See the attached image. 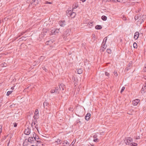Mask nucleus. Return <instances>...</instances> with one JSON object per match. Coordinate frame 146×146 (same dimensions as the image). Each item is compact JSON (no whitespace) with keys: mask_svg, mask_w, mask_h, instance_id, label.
Wrapping results in <instances>:
<instances>
[{"mask_svg":"<svg viewBox=\"0 0 146 146\" xmlns=\"http://www.w3.org/2000/svg\"><path fill=\"white\" fill-rule=\"evenodd\" d=\"M50 42V41H49L46 42V44H49V43Z\"/></svg>","mask_w":146,"mask_h":146,"instance_id":"nucleus-48","label":"nucleus"},{"mask_svg":"<svg viewBox=\"0 0 146 146\" xmlns=\"http://www.w3.org/2000/svg\"><path fill=\"white\" fill-rule=\"evenodd\" d=\"M145 18V16L143 15L142 17H141L140 18L139 20L138 21L140 22V24H141L143 21L144 19Z\"/></svg>","mask_w":146,"mask_h":146,"instance_id":"nucleus-7","label":"nucleus"},{"mask_svg":"<svg viewBox=\"0 0 146 146\" xmlns=\"http://www.w3.org/2000/svg\"><path fill=\"white\" fill-rule=\"evenodd\" d=\"M43 68L44 70H45V71H46V69L44 67Z\"/></svg>","mask_w":146,"mask_h":146,"instance_id":"nucleus-52","label":"nucleus"},{"mask_svg":"<svg viewBox=\"0 0 146 146\" xmlns=\"http://www.w3.org/2000/svg\"><path fill=\"white\" fill-rule=\"evenodd\" d=\"M102 19L104 21H106L107 19V17L104 15H103L102 17Z\"/></svg>","mask_w":146,"mask_h":146,"instance_id":"nucleus-22","label":"nucleus"},{"mask_svg":"<svg viewBox=\"0 0 146 146\" xmlns=\"http://www.w3.org/2000/svg\"><path fill=\"white\" fill-rule=\"evenodd\" d=\"M102 26L100 25H97L95 27V28L97 29H102Z\"/></svg>","mask_w":146,"mask_h":146,"instance_id":"nucleus-20","label":"nucleus"},{"mask_svg":"<svg viewBox=\"0 0 146 146\" xmlns=\"http://www.w3.org/2000/svg\"><path fill=\"white\" fill-rule=\"evenodd\" d=\"M139 33L138 32H136L135 33L134 38L135 39H137L139 36Z\"/></svg>","mask_w":146,"mask_h":146,"instance_id":"nucleus-11","label":"nucleus"},{"mask_svg":"<svg viewBox=\"0 0 146 146\" xmlns=\"http://www.w3.org/2000/svg\"><path fill=\"white\" fill-rule=\"evenodd\" d=\"M28 141L29 142L32 143H35V141L34 138L33 137H29L28 139Z\"/></svg>","mask_w":146,"mask_h":146,"instance_id":"nucleus-5","label":"nucleus"},{"mask_svg":"<svg viewBox=\"0 0 146 146\" xmlns=\"http://www.w3.org/2000/svg\"><path fill=\"white\" fill-rule=\"evenodd\" d=\"M72 11L71 10H67L66 11V13L67 15L68 16H69L70 15V14L71 13Z\"/></svg>","mask_w":146,"mask_h":146,"instance_id":"nucleus-18","label":"nucleus"},{"mask_svg":"<svg viewBox=\"0 0 146 146\" xmlns=\"http://www.w3.org/2000/svg\"><path fill=\"white\" fill-rule=\"evenodd\" d=\"M69 35V34H68V33H67V34L66 35V36H68Z\"/></svg>","mask_w":146,"mask_h":146,"instance_id":"nucleus-53","label":"nucleus"},{"mask_svg":"<svg viewBox=\"0 0 146 146\" xmlns=\"http://www.w3.org/2000/svg\"><path fill=\"white\" fill-rule=\"evenodd\" d=\"M66 144L67 145H69V143H68V141L66 140H64L62 143L63 144Z\"/></svg>","mask_w":146,"mask_h":146,"instance_id":"nucleus-23","label":"nucleus"},{"mask_svg":"<svg viewBox=\"0 0 146 146\" xmlns=\"http://www.w3.org/2000/svg\"><path fill=\"white\" fill-rule=\"evenodd\" d=\"M17 124L16 123H14V126L16 127L17 126Z\"/></svg>","mask_w":146,"mask_h":146,"instance_id":"nucleus-45","label":"nucleus"},{"mask_svg":"<svg viewBox=\"0 0 146 146\" xmlns=\"http://www.w3.org/2000/svg\"><path fill=\"white\" fill-rule=\"evenodd\" d=\"M55 143L57 144H59L61 143L62 142L61 140L59 139H57L56 141L55 142Z\"/></svg>","mask_w":146,"mask_h":146,"instance_id":"nucleus-16","label":"nucleus"},{"mask_svg":"<svg viewBox=\"0 0 146 146\" xmlns=\"http://www.w3.org/2000/svg\"><path fill=\"white\" fill-rule=\"evenodd\" d=\"M140 101V100L138 99H136L133 100L132 101L133 104L134 106H136L137 105Z\"/></svg>","mask_w":146,"mask_h":146,"instance_id":"nucleus-4","label":"nucleus"},{"mask_svg":"<svg viewBox=\"0 0 146 146\" xmlns=\"http://www.w3.org/2000/svg\"><path fill=\"white\" fill-rule=\"evenodd\" d=\"M126 0H117V1L121 3H124Z\"/></svg>","mask_w":146,"mask_h":146,"instance_id":"nucleus-29","label":"nucleus"},{"mask_svg":"<svg viewBox=\"0 0 146 146\" xmlns=\"http://www.w3.org/2000/svg\"><path fill=\"white\" fill-rule=\"evenodd\" d=\"M140 17L138 15L135 16V20H137Z\"/></svg>","mask_w":146,"mask_h":146,"instance_id":"nucleus-30","label":"nucleus"},{"mask_svg":"<svg viewBox=\"0 0 146 146\" xmlns=\"http://www.w3.org/2000/svg\"><path fill=\"white\" fill-rule=\"evenodd\" d=\"M2 125H0V133H1L2 132Z\"/></svg>","mask_w":146,"mask_h":146,"instance_id":"nucleus-35","label":"nucleus"},{"mask_svg":"<svg viewBox=\"0 0 146 146\" xmlns=\"http://www.w3.org/2000/svg\"><path fill=\"white\" fill-rule=\"evenodd\" d=\"M93 141L95 142H97L99 141V139L98 138L96 139H94L93 140Z\"/></svg>","mask_w":146,"mask_h":146,"instance_id":"nucleus-34","label":"nucleus"},{"mask_svg":"<svg viewBox=\"0 0 146 146\" xmlns=\"http://www.w3.org/2000/svg\"><path fill=\"white\" fill-rule=\"evenodd\" d=\"M11 88L12 90H13L14 89V87H11Z\"/></svg>","mask_w":146,"mask_h":146,"instance_id":"nucleus-55","label":"nucleus"},{"mask_svg":"<svg viewBox=\"0 0 146 146\" xmlns=\"http://www.w3.org/2000/svg\"><path fill=\"white\" fill-rule=\"evenodd\" d=\"M102 48H104V49L103 50H104V49H105L106 48V47L105 45V43H104V44H102Z\"/></svg>","mask_w":146,"mask_h":146,"instance_id":"nucleus-26","label":"nucleus"},{"mask_svg":"<svg viewBox=\"0 0 146 146\" xmlns=\"http://www.w3.org/2000/svg\"><path fill=\"white\" fill-rule=\"evenodd\" d=\"M36 124V123H35V121H33L32 122V127L34 125H35Z\"/></svg>","mask_w":146,"mask_h":146,"instance_id":"nucleus-37","label":"nucleus"},{"mask_svg":"<svg viewBox=\"0 0 146 146\" xmlns=\"http://www.w3.org/2000/svg\"><path fill=\"white\" fill-rule=\"evenodd\" d=\"M107 52L109 54H110L111 53V50L109 49H107Z\"/></svg>","mask_w":146,"mask_h":146,"instance_id":"nucleus-32","label":"nucleus"},{"mask_svg":"<svg viewBox=\"0 0 146 146\" xmlns=\"http://www.w3.org/2000/svg\"><path fill=\"white\" fill-rule=\"evenodd\" d=\"M59 29H54L51 31V32L53 35H56L58 33Z\"/></svg>","mask_w":146,"mask_h":146,"instance_id":"nucleus-3","label":"nucleus"},{"mask_svg":"<svg viewBox=\"0 0 146 146\" xmlns=\"http://www.w3.org/2000/svg\"><path fill=\"white\" fill-rule=\"evenodd\" d=\"M59 88L60 89V90L62 89V90H64V88H65L64 85L63 84H61L59 86Z\"/></svg>","mask_w":146,"mask_h":146,"instance_id":"nucleus-13","label":"nucleus"},{"mask_svg":"<svg viewBox=\"0 0 146 146\" xmlns=\"http://www.w3.org/2000/svg\"><path fill=\"white\" fill-rule=\"evenodd\" d=\"M78 7V4L76 3H75V5H74L72 7L73 9H75L76 8Z\"/></svg>","mask_w":146,"mask_h":146,"instance_id":"nucleus-25","label":"nucleus"},{"mask_svg":"<svg viewBox=\"0 0 146 146\" xmlns=\"http://www.w3.org/2000/svg\"><path fill=\"white\" fill-rule=\"evenodd\" d=\"M105 74L107 76H109L110 75L107 72H105Z\"/></svg>","mask_w":146,"mask_h":146,"instance_id":"nucleus-40","label":"nucleus"},{"mask_svg":"<svg viewBox=\"0 0 146 146\" xmlns=\"http://www.w3.org/2000/svg\"><path fill=\"white\" fill-rule=\"evenodd\" d=\"M130 146H137V143H131L130 144Z\"/></svg>","mask_w":146,"mask_h":146,"instance_id":"nucleus-24","label":"nucleus"},{"mask_svg":"<svg viewBox=\"0 0 146 146\" xmlns=\"http://www.w3.org/2000/svg\"><path fill=\"white\" fill-rule=\"evenodd\" d=\"M46 4H51V3L50 2H48V1H46V3H45Z\"/></svg>","mask_w":146,"mask_h":146,"instance_id":"nucleus-46","label":"nucleus"},{"mask_svg":"<svg viewBox=\"0 0 146 146\" xmlns=\"http://www.w3.org/2000/svg\"><path fill=\"white\" fill-rule=\"evenodd\" d=\"M139 138H140V137L139 136H138V137H137L135 139H139Z\"/></svg>","mask_w":146,"mask_h":146,"instance_id":"nucleus-51","label":"nucleus"},{"mask_svg":"<svg viewBox=\"0 0 146 146\" xmlns=\"http://www.w3.org/2000/svg\"><path fill=\"white\" fill-rule=\"evenodd\" d=\"M34 138V140L35 141H37V142H38V141L37 140H38L39 139V137L38 136V135H36L35 133H33V137Z\"/></svg>","mask_w":146,"mask_h":146,"instance_id":"nucleus-8","label":"nucleus"},{"mask_svg":"<svg viewBox=\"0 0 146 146\" xmlns=\"http://www.w3.org/2000/svg\"><path fill=\"white\" fill-rule=\"evenodd\" d=\"M54 90L55 91V93H59L60 90L58 87H56L55 88Z\"/></svg>","mask_w":146,"mask_h":146,"instance_id":"nucleus-17","label":"nucleus"},{"mask_svg":"<svg viewBox=\"0 0 146 146\" xmlns=\"http://www.w3.org/2000/svg\"><path fill=\"white\" fill-rule=\"evenodd\" d=\"M125 89V87H122V89H121V92H120L121 93H122L123 91Z\"/></svg>","mask_w":146,"mask_h":146,"instance_id":"nucleus-36","label":"nucleus"},{"mask_svg":"<svg viewBox=\"0 0 146 146\" xmlns=\"http://www.w3.org/2000/svg\"><path fill=\"white\" fill-rule=\"evenodd\" d=\"M146 92V83L145 85L143 86L141 90V92L143 94Z\"/></svg>","mask_w":146,"mask_h":146,"instance_id":"nucleus-9","label":"nucleus"},{"mask_svg":"<svg viewBox=\"0 0 146 146\" xmlns=\"http://www.w3.org/2000/svg\"><path fill=\"white\" fill-rule=\"evenodd\" d=\"M44 56H41L40 58V60H43L44 59Z\"/></svg>","mask_w":146,"mask_h":146,"instance_id":"nucleus-44","label":"nucleus"},{"mask_svg":"<svg viewBox=\"0 0 146 146\" xmlns=\"http://www.w3.org/2000/svg\"><path fill=\"white\" fill-rule=\"evenodd\" d=\"M143 78L145 80H146V76H143Z\"/></svg>","mask_w":146,"mask_h":146,"instance_id":"nucleus-49","label":"nucleus"},{"mask_svg":"<svg viewBox=\"0 0 146 146\" xmlns=\"http://www.w3.org/2000/svg\"><path fill=\"white\" fill-rule=\"evenodd\" d=\"M76 16V13L74 12H72L70 15V17L71 18H74Z\"/></svg>","mask_w":146,"mask_h":146,"instance_id":"nucleus-15","label":"nucleus"},{"mask_svg":"<svg viewBox=\"0 0 146 146\" xmlns=\"http://www.w3.org/2000/svg\"><path fill=\"white\" fill-rule=\"evenodd\" d=\"M1 65L2 67H6L7 66V64L4 62L2 63Z\"/></svg>","mask_w":146,"mask_h":146,"instance_id":"nucleus-27","label":"nucleus"},{"mask_svg":"<svg viewBox=\"0 0 146 146\" xmlns=\"http://www.w3.org/2000/svg\"><path fill=\"white\" fill-rule=\"evenodd\" d=\"M24 33H22V34L21 35H23V34Z\"/></svg>","mask_w":146,"mask_h":146,"instance_id":"nucleus-56","label":"nucleus"},{"mask_svg":"<svg viewBox=\"0 0 146 146\" xmlns=\"http://www.w3.org/2000/svg\"><path fill=\"white\" fill-rule=\"evenodd\" d=\"M83 70L81 69H79L77 70V72L78 74H81L82 73Z\"/></svg>","mask_w":146,"mask_h":146,"instance_id":"nucleus-21","label":"nucleus"},{"mask_svg":"<svg viewBox=\"0 0 146 146\" xmlns=\"http://www.w3.org/2000/svg\"><path fill=\"white\" fill-rule=\"evenodd\" d=\"M12 91H8L7 93V96H9L10 94L12 93Z\"/></svg>","mask_w":146,"mask_h":146,"instance_id":"nucleus-28","label":"nucleus"},{"mask_svg":"<svg viewBox=\"0 0 146 146\" xmlns=\"http://www.w3.org/2000/svg\"><path fill=\"white\" fill-rule=\"evenodd\" d=\"M107 37H105L104 40H103V42H102V44H104V42H105V43H105L106 41V40H107Z\"/></svg>","mask_w":146,"mask_h":146,"instance_id":"nucleus-33","label":"nucleus"},{"mask_svg":"<svg viewBox=\"0 0 146 146\" xmlns=\"http://www.w3.org/2000/svg\"><path fill=\"white\" fill-rule=\"evenodd\" d=\"M35 127H36V129H37V131L38 132V127H36V126H35Z\"/></svg>","mask_w":146,"mask_h":146,"instance_id":"nucleus-50","label":"nucleus"},{"mask_svg":"<svg viewBox=\"0 0 146 146\" xmlns=\"http://www.w3.org/2000/svg\"><path fill=\"white\" fill-rule=\"evenodd\" d=\"M48 104V103L46 101H45L43 104L44 106V108H46V106H47V105Z\"/></svg>","mask_w":146,"mask_h":146,"instance_id":"nucleus-19","label":"nucleus"},{"mask_svg":"<svg viewBox=\"0 0 146 146\" xmlns=\"http://www.w3.org/2000/svg\"><path fill=\"white\" fill-rule=\"evenodd\" d=\"M60 26L61 27H64L66 25V22L64 21H62L59 22Z\"/></svg>","mask_w":146,"mask_h":146,"instance_id":"nucleus-10","label":"nucleus"},{"mask_svg":"<svg viewBox=\"0 0 146 146\" xmlns=\"http://www.w3.org/2000/svg\"><path fill=\"white\" fill-rule=\"evenodd\" d=\"M35 115L33 116V118L34 119L36 120L39 118V114L38 110L36 109L34 113Z\"/></svg>","mask_w":146,"mask_h":146,"instance_id":"nucleus-2","label":"nucleus"},{"mask_svg":"<svg viewBox=\"0 0 146 146\" xmlns=\"http://www.w3.org/2000/svg\"><path fill=\"white\" fill-rule=\"evenodd\" d=\"M64 38H65V36L64 37Z\"/></svg>","mask_w":146,"mask_h":146,"instance_id":"nucleus-58","label":"nucleus"},{"mask_svg":"<svg viewBox=\"0 0 146 146\" xmlns=\"http://www.w3.org/2000/svg\"><path fill=\"white\" fill-rule=\"evenodd\" d=\"M77 123H80V124H81V121H80V119H78L77 120Z\"/></svg>","mask_w":146,"mask_h":146,"instance_id":"nucleus-41","label":"nucleus"},{"mask_svg":"<svg viewBox=\"0 0 146 146\" xmlns=\"http://www.w3.org/2000/svg\"><path fill=\"white\" fill-rule=\"evenodd\" d=\"M97 137H98V136H97V135H96V134H95L94 135H93V138L94 139L97 138Z\"/></svg>","mask_w":146,"mask_h":146,"instance_id":"nucleus-39","label":"nucleus"},{"mask_svg":"<svg viewBox=\"0 0 146 146\" xmlns=\"http://www.w3.org/2000/svg\"><path fill=\"white\" fill-rule=\"evenodd\" d=\"M104 2H110L111 1V0H103Z\"/></svg>","mask_w":146,"mask_h":146,"instance_id":"nucleus-43","label":"nucleus"},{"mask_svg":"<svg viewBox=\"0 0 146 146\" xmlns=\"http://www.w3.org/2000/svg\"><path fill=\"white\" fill-rule=\"evenodd\" d=\"M39 0H33L32 3L35 5L38 4L39 2Z\"/></svg>","mask_w":146,"mask_h":146,"instance_id":"nucleus-14","label":"nucleus"},{"mask_svg":"<svg viewBox=\"0 0 146 146\" xmlns=\"http://www.w3.org/2000/svg\"><path fill=\"white\" fill-rule=\"evenodd\" d=\"M50 92L51 93H54L55 92V91L54 89L51 90L50 91Z\"/></svg>","mask_w":146,"mask_h":146,"instance_id":"nucleus-38","label":"nucleus"},{"mask_svg":"<svg viewBox=\"0 0 146 146\" xmlns=\"http://www.w3.org/2000/svg\"><path fill=\"white\" fill-rule=\"evenodd\" d=\"M30 129L29 127H27L25 130V134L27 135H29L30 133Z\"/></svg>","mask_w":146,"mask_h":146,"instance_id":"nucleus-6","label":"nucleus"},{"mask_svg":"<svg viewBox=\"0 0 146 146\" xmlns=\"http://www.w3.org/2000/svg\"><path fill=\"white\" fill-rule=\"evenodd\" d=\"M91 114L89 113H88L87 114L86 116H85V119L86 120H88L89 119L90 117Z\"/></svg>","mask_w":146,"mask_h":146,"instance_id":"nucleus-12","label":"nucleus"},{"mask_svg":"<svg viewBox=\"0 0 146 146\" xmlns=\"http://www.w3.org/2000/svg\"><path fill=\"white\" fill-rule=\"evenodd\" d=\"M124 141L127 145H130L131 142L133 141V139L130 137H127L125 138Z\"/></svg>","mask_w":146,"mask_h":146,"instance_id":"nucleus-1","label":"nucleus"},{"mask_svg":"<svg viewBox=\"0 0 146 146\" xmlns=\"http://www.w3.org/2000/svg\"><path fill=\"white\" fill-rule=\"evenodd\" d=\"M74 143H73V142H72V143L71 144L72 145H74Z\"/></svg>","mask_w":146,"mask_h":146,"instance_id":"nucleus-54","label":"nucleus"},{"mask_svg":"<svg viewBox=\"0 0 146 146\" xmlns=\"http://www.w3.org/2000/svg\"><path fill=\"white\" fill-rule=\"evenodd\" d=\"M133 46L134 48H137V44L136 42H134L133 44Z\"/></svg>","mask_w":146,"mask_h":146,"instance_id":"nucleus-31","label":"nucleus"},{"mask_svg":"<svg viewBox=\"0 0 146 146\" xmlns=\"http://www.w3.org/2000/svg\"><path fill=\"white\" fill-rule=\"evenodd\" d=\"M143 71L145 72H146V66L144 68Z\"/></svg>","mask_w":146,"mask_h":146,"instance_id":"nucleus-47","label":"nucleus"},{"mask_svg":"<svg viewBox=\"0 0 146 146\" xmlns=\"http://www.w3.org/2000/svg\"><path fill=\"white\" fill-rule=\"evenodd\" d=\"M111 1L113 2H116L117 1V0H111Z\"/></svg>","mask_w":146,"mask_h":146,"instance_id":"nucleus-42","label":"nucleus"},{"mask_svg":"<svg viewBox=\"0 0 146 146\" xmlns=\"http://www.w3.org/2000/svg\"><path fill=\"white\" fill-rule=\"evenodd\" d=\"M92 145V146H94V145Z\"/></svg>","mask_w":146,"mask_h":146,"instance_id":"nucleus-57","label":"nucleus"}]
</instances>
